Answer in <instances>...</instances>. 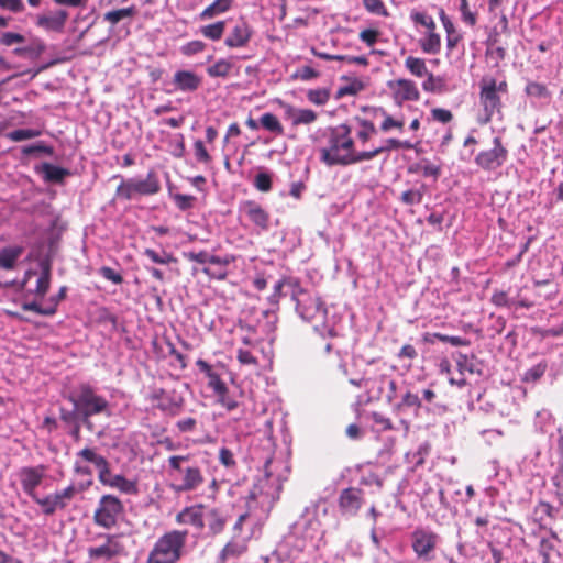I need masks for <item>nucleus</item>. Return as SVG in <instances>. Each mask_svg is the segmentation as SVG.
<instances>
[{"instance_id":"nucleus-1","label":"nucleus","mask_w":563,"mask_h":563,"mask_svg":"<svg viewBox=\"0 0 563 563\" xmlns=\"http://www.w3.org/2000/svg\"><path fill=\"white\" fill-rule=\"evenodd\" d=\"M288 467L282 460L267 455L264 474L258 477L249 495L244 497L246 510L238 514L233 526L235 536L242 532L245 523L255 525L267 518L274 503L279 498L283 482L287 479Z\"/></svg>"},{"instance_id":"nucleus-2","label":"nucleus","mask_w":563,"mask_h":563,"mask_svg":"<svg viewBox=\"0 0 563 563\" xmlns=\"http://www.w3.org/2000/svg\"><path fill=\"white\" fill-rule=\"evenodd\" d=\"M352 133L353 126L346 123L329 128L324 133V143L319 148L321 162L328 166L365 162V151H356Z\"/></svg>"},{"instance_id":"nucleus-3","label":"nucleus","mask_w":563,"mask_h":563,"mask_svg":"<svg viewBox=\"0 0 563 563\" xmlns=\"http://www.w3.org/2000/svg\"><path fill=\"white\" fill-rule=\"evenodd\" d=\"M69 400L74 406V413L90 432H96L91 420L93 416L110 418L112 415L111 405L108 399L99 395L90 384H80L71 394ZM97 433L100 435L102 431H97Z\"/></svg>"},{"instance_id":"nucleus-4","label":"nucleus","mask_w":563,"mask_h":563,"mask_svg":"<svg viewBox=\"0 0 563 563\" xmlns=\"http://www.w3.org/2000/svg\"><path fill=\"white\" fill-rule=\"evenodd\" d=\"M296 311L306 322L313 323V328L321 335L334 336L338 334L334 322H331L327 314L328 310L320 297L303 288L294 292Z\"/></svg>"},{"instance_id":"nucleus-5","label":"nucleus","mask_w":563,"mask_h":563,"mask_svg":"<svg viewBox=\"0 0 563 563\" xmlns=\"http://www.w3.org/2000/svg\"><path fill=\"white\" fill-rule=\"evenodd\" d=\"M170 470L175 471V481L172 485L176 493L197 490L205 483L201 467L190 462L189 455H173L168 459Z\"/></svg>"},{"instance_id":"nucleus-6","label":"nucleus","mask_w":563,"mask_h":563,"mask_svg":"<svg viewBox=\"0 0 563 563\" xmlns=\"http://www.w3.org/2000/svg\"><path fill=\"white\" fill-rule=\"evenodd\" d=\"M188 532L172 530L159 537L151 550L146 563H176L183 553Z\"/></svg>"},{"instance_id":"nucleus-7","label":"nucleus","mask_w":563,"mask_h":563,"mask_svg":"<svg viewBox=\"0 0 563 563\" xmlns=\"http://www.w3.org/2000/svg\"><path fill=\"white\" fill-rule=\"evenodd\" d=\"M507 82L490 76H484L479 81V102L484 117L481 123H488L495 113L500 112L501 96L507 93Z\"/></svg>"},{"instance_id":"nucleus-8","label":"nucleus","mask_w":563,"mask_h":563,"mask_svg":"<svg viewBox=\"0 0 563 563\" xmlns=\"http://www.w3.org/2000/svg\"><path fill=\"white\" fill-rule=\"evenodd\" d=\"M161 191V183L154 172H148L145 178L131 177L122 179L117 188L119 199L132 200L139 196H153Z\"/></svg>"},{"instance_id":"nucleus-9","label":"nucleus","mask_w":563,"mask_h":563,"mask_svg":"<svg viewBox=\"0 0 563 563\" xmlns=\"http://www.w3.org/2000/svg\"><path fill=\"white\" fill-rule=\"evenodd\" d=\"M441 542L440 536L429 527H418L410 534V544L417 559L430 562Z\"/></svg>"},{"instance_id":"nucleus-10","label":"nucleus","mask_w":563,"mask_h":563,"mask_svg":"<svg viewBox=\"0 0 563 563\" xmlns=\"http://www.w3.org/2000/svg\"><path fill=\"white\" fill-rule=\"evenodd\" d=\"M534 429L549 438V452L555 451L559 456L563 455V434L555 426V420L549 410H540L534 418Z\"/></svg>"},{"instance_id":"nucleus-11","label":"nucleus","mask_w":563,"mask_h":563,"mask_svg":"<svg viewBox=\"0 0 563 563\" xmlns=\"http://www.w3.org/2000/svg\"><path fill=\"white\" fill-rule=\"evenodd\" d=\"M122 511L123 505L118 497L103 495L93 514L95 523L104 529H110L115 526Z\"/></svg>"},{"instance_id":"nucleus-12","label":"nucleus","mask_w":563,"mask_h":563,"mask_svg":"<svg viewBox=\"0 0 563 563\" xmlns=\"http://www.w3.org/2000/svg\"><path fill=\"white\" fill-rule=\"evenodd\" d=\"M508 158V151L503 145L500 137L493 140V147L489 150L482 151L475 157L477 166L484 170H495L501 167Z\"/></svg>"},{"instance_id":"nucleus-13","label":"nucleus","mask_w":563,"mask_h":563,"mask_svg":"<svg viewBox=\"0 0 563 563\" xmlns=\"http://www.w3.org/2000/svg\"><path fill=\"white\" fill-rule=\"evenodd\" d=\"M387 89L394 102L401 106L407 101H418L420 92L415 81L406 78L388 80Z\"/></svg>"},{"instance_id":"nucleus-14","label":"nucleus","mask_w":563,"mask_h":563,"mask_svg":"<svg viewBox=\"0 0 563 563\" xmlns=\"http://www.w3.org/2000/svg\"><path fill=\"white\" fill-rule=\"evenodd\" d=\"M18 476L23 492L34 501L38 497L36 488L42 485L46 476V466L36 465L22 467Z\"/></svg>"},{"instance_id":"nucleus-15","label":"nucleus","mask_w":563,"mask_h":563,"mask_svg":"<svg viewBox=\"0 0 563 563\" xmlns=\"http://www.w3.org/2000/svg\"><path fill=\"white\" fill-rule=\"evenodd\" d=\"M239 212L244 216L258 232L267 231L269 228V214L257 202L245 200L239 205Z\"/></svg>"},{"instance_id":"nucleus-16","label":"nucleus","mask_w":563,"mask_h":563,"mask_svg":"<svg viewBox=\"0 0 563 563\" xmlns=\"http://www.w3.org/2000/svg\"><path fill=\"white\" fill-rule=\"evenodd\" d=\"M339 510L342 516H355L364 504V494L356 487L344 488L339 496Z\"/></svg>"},{"instance_id":"nucleus-17","label":"nucleus","mask_w":563,"mask_h":563,"mask_svg":"<svg viewBox=\"0 0 563 563\" xmlns=\"http://www.w3.org/2000/svg\"><path fill=\"white\" fill-rule=\"evenodd\" d=\"M253 36V29L244 19L238 20L224 38V45L229 48H243L247 46Z\"/></svg>"},{"instance_id":"nucleus-18","label":"nucleus","mask_w":563,"mask_h":563,"mask_svg":"<svg viewBox=\"0 0 563 563\" xmlns=\"http://www.w3.org/2000/svg\"><path fill=\"white\" fill-rule=\"evenodd\" d=\"M98 478L103 485L115 488L123 494L136 495L139 493L135 481L128 479L121 474H113L110 467L98 474Z\"/></svg>"},{"instance_id":"nucleus-19","label":"nucleus","mask_w":563,"mask_h":563,"mask_svg":"<svg viewBox=\"0 0 563 563\" xmlns=\"http://www.w3.org/2000/svg\"><path fill=\"white\" fill-rule=\"evenodd\" d=\"M276 323V312L272 310H264L262 311V317L257 320V323L255 325H250L249 328L255 333L256 341L267 340L272 342L274 340Z\"/></svg>"},{"instance_id":"nucleus-20","label":"nucleus","mask_w":563,"mask_h":563,"mask_svg":"<svg viewBox=\"0 0 563 563\" xmlns=\"http://www.w3.org/2000/svg\"><path fill=\"white\" fill-rule=\"evenodd\" d=\"M231 519L227 508H209L205 510V526L211 534H218L223 531L227 522Z\"/></svg>"},{"instance_id":"nucleus-21","label":"nucleus","mask_w":563,"mask_h":563,"mask_svg":"<svg viewBox=\"0 0 563 563\" xmlns=\"http://www.w3.org/2000/svg\"><path fill=\"white\" fill-rule=\"evenodd\" d=\"M176 522L179 525H190L202 530L205 527V507L202 505H195L184 508L176 516Z\"/></svg>"},{"instance_id":"nucleus-22","label":"nucleus","mask_w":563,"mask_h":563,"mask_svg":"<svg viewBox=\"0 0 563 563\" xmlns=\"http://www.w3.org/2000/svg\"><path fill=\"white\" fill-rule=\"evenodd\" d=\"M201 82V77L190 70H177L173 77L175 89L183 92L196 91Z\"/></svg>"},{"instance_id":"nucleus-23","label":"nucleus","mask_w":563,"mask_h":563,"mask_svg":"<svg viewBox=\"0 0 563 563\" xmlns=\"http://www.w3.org/2000/svg\"><path fill=\"white\" fill-rule=\"evenodd\" d=\"M296 530L301 531L306 539L313 540L322 534L321 525L316 518L314 511L307 510L296 522Z\"/></svg>"},{"instance_id":"nucleus-24","label":"nucleus","mask_w":563,"mask_h":563,"mask_svg":"<svg viewBox=\"0 0 563 563\" xmlns=\"http://www.w3.org/2000/svg\"><path fill=\"white\" fill-rule=\"evenodd\" d=\"M283 108L285 119L289 120L292 125L311 124L318 118L311 109H299L288 103H283Z\"/></svg>"},{"instance_id":"nucleus-25","label":"nucleus","mask_w":563,"mask_h":563,"mask_svg":"<svg viewBox=\"0 0 563 563\" xmlns=\"http://www.w3.org/2000/svg\"><path fill=\"white\" fill-rule=\"evenodd\" d=\"M68 13L65 10H58L51 12L49 14H42L37 16L36 25L44 29L45 31H63Z\"/></svg>"},{"instance_id":"nucleus-26","label":"nucleus","mask_w":563,"mask_h":563,"mask_svg":"<svg viewBox=\"0 0 563 563\" xmlns=\"http://www.w3.org/2000/svg\"><path fill=\"white\" fill-rule=\"evenodd\" d=\"M197 367L208 377V387L213 390L217 396L228 394V387L220 376L212 369L211 365L199 358L196 362Z\"/></svg>"},{"instance_id":"nucleus-27","label":"nucleus","mask_w":563,"mask_h":563,"mask_svg":"<svg viewBox=\"0 0 563 563\" xmlns=\"http://www.w3.org/2000/svg\"><path fill=\"white\" fill-rule=\"evenodd\" d=\"M119 552L120 545L112 537H108L106 543L88 549V555L91 560L109 561L117 556Z\"/></svg>"},{"instance_id":"nucleus-28","label":"nucleus","mask_w":563,"mask_h":563,"mask_svg":"<svg viewBox=\"0 0 563 563\" xmlns=\"http://www.w3.org/2000/svg\"><path fill=\"white\" fill-rule=\"evenodd\" d=\"M413 144L410 141H401L397 139H387L383 142L382 146L374 147L369 151H365L363 158L371 161L384 152L397 151V150H411Z\"/></svg>"},{"instance_id":"nucleus-29","label":"nucleus","mask_w":563,"mask_h":563,"mask_svg":"<svg viewBox=\"0 0 563 563\" xmlns=\"http://www.w3.org/2000/svg\"><path fill=\"white\" fill-rule=\"evenodd\" d=\"M161 394L162 397L157 407L168 415H178L184 404L183 397L176 393H165L164 390H161Z\"/></svg>"},{"instance_id":"nucleus-30","label":"nucleus","mask_w":563,"mask_h":563,"mask_svg":"<svg viewBox=\"0 0 563 563\" xmlns=\"http://www.w3.org/2000/svg\"><path fill=\"white\" fill-rule=\"evenodd\" d=\"M352 122L353 132L361 144H365L377 132L374 123L366 119L355 117Z\"/></svg>"},{"instance_id":"nucleus-31","label":"nucleus","mask_w":563,"mask_h":563,"mask_svg":"<svg viewBox=\"0 0 563 563\" xmlns=\"http://www.w3.org/2000/svg\"><path fill=\"white\" fill-rule=\"evenodd\" d=\"M34 503H36L42 508V512L46 516H52L57 510L64 509L66 507V504L63 501L57 492L44 497L38 496Z\"/></svg>"},{"instance_id":"nucleus-32","label":"nucleus","mask_w":563,"mask_h":563,"mask_svg":"<svg viewBox=\"0 0 563 563\" xmlns=\"http://www.w3.org/2000/svg\"><path fill=\"white\" fill-rule=\"evenodd\" d=\"M301 288L298 279L289 277L278 280L274 286V294L271 296L272 301H277L282 296L289 295L294 299V292Z\"/></svg>"},{"instance_id":"nucleus-33","label":"nucleus","mask_w":563,"mask_h":563,"mask_svg":"<svg viewBox=\"0 0 563 563\" xmlns=\"http://www.w3.org/2000/svg\"><path fill=\"white\" fill-rule=\"evenodd\" d=\"M37 170L43 175V178L47 183H62L66 176L69 175V170L51 163H43Z\"/></svg>"},{"instance_id":"nucleus-34","label":"nucleus","mask_w":563,"mask_h":563,"mask_svg":"<svg viewBox=\"0 0 563 563\" xmlns=\"http://www.w3.org/2000/svg\"><path fill=\"white\" fill-rule=\"evenodd\" d=\"M22 252L21 246H9L0 250V268L13 269Z\"/></svg>"},{"instance_id":"nucleus-35","label":"nucleus","mask_w":563,"mask_h":563,"mask_svg":"<svg viewBox=\"0 0 563 563\" xmlns=\"http://www.w3.org/2000/svg\"><path fill=\"white\" fill-rule=\"evenodd\" d=\"M233 5V0H214L201 13V20H210L217 15L228 12Z\"/></svg>"},{"instance_id":"nucleus-36","label":"nucleus","mask_w":563,"mask_h":563,"mask_svg":"<svg viewBox=\"0 0 563 563\" xmlns=\"http://www.w3.org/2000/svg\"><path fill=\"white\" fill-rule=\"evenodd\" d=\"M556 537L552 536L551 538H542L540 540L538 552L542 558V563H554L552 558L553 555H560L556 549Z\"/></svg>"},{"instance_id":"nucleus-37","label":"nucleus","mask_w":563,"mask_h":563,"mask_svg":"<svg viewBox=\"0 0 563 563\" xmlns=\"http://www.w3.org/2000/svg\"><path fill=\"white\" fill-rule=\"evenodd\" d=\"M419 44L426 54L435 55L441 51V36L435 33V30L427 31L424 37L420 38Z\"/></svg>"},{"instance_id":"nucleus-38","label":"nucleus","mask_w":563,"mask_h":563,"mask_svg":"<svg viewBox=\"0 0 563 563\" xmlns=\"http://www.w3.org/2000/svg\"><path fill=\"white\" fill-rule=\"evenodd\" d=\"M77 455L84 461L92 463L98 470V474H101V472L109 467L108 461L93 449L85 448L80 450Z\"/></svg>"},{"instance_id":"nucleus-39","label":"nucleus","mask_w":563,"mask_h":563,"mask_svg":"<svg viewBox=\"0 0 563 563\" xmlns=\"http://www.w3.org/2000/svg\"><path fill=\"white\" fill-rule=\"evenodd\" d=\"M422 503L424 505H429L430 507H442L444 509L449 508V501L444 496V493L441 488H429L424 492L422 497Z\"/></svg>"},{"instance_id":"nucleus-40","label":"nucleus","mask_w":563,"mask_h":563,"mask_svg":"<svg viewBox=\"0 0 563 563\" xmlns=\"http://www.w3.org/2000/svg\"><path fill=\"white\" fill-rule=\"evenodd\" d=\"M406 69L418 78H423L429 75L426 60L419 57L408 56L405 60Z\"/></svg>"},{"instance_id":"nucleus-41","label":"nucleus","mask_w":563,"mask_h":563,"mask_svg":"<svg viewBox=\"0 0 563 563\" xmlns=\"http://www.w3.org/2000/svg\"><path fill=\"white\" fill-rule=\"evenodd\" d=\"M379 111L383 115V121L379 126L382 132L387 133V132L391 131L393 129L398 130V131L404 130V126H405L404 117H399V118L393 117L391 114L387 113V111L384 110L383 108H380Z\"/></svg>"},{"instance_id":"nucleus-42","label":"nucleus","mask_w":563,"mask_h":563,"mask_svg":"<svg viewBox=\"0 0 563 563\" xmlns=\"http://www.w3.org/2000/svg\"><path fill=\"white\" fill-rule=\"evenodd\" d=\"M225 21H217L212 24L203 25L200 27V33L203 37L210 41H219L224 33Z\"/></svg>"},{"instance_id":"nucleus-43","label":"nucleus","mask_w":563,"mask_h":563,"mask_svg":"<svg viewBox=\"0 0 563 563\" xmlns=\"http://www.w3.org/2000/svg\"><path fill=\"white\" fill-rule=\"evenodd\" d=\"M424 192L426 186L421 184L419 188H412L404 191L400 195L399 200L406 206L419 205L422 201Z\"/></svg>"},{"instance_id":"nucleus-44","label":"nucleus","mask_w":563,"mask_h":563,"mask_svg":"<svg viewBox=\"0 0 563 563\" xmlns=\"http://www.w3.org/2000/svg\"><path fill=\"white\" fill-rule=\"evenodd\" d=\"M260 124L265 130L275 133L277 135H282L284 133V128L273 113L266 112L260 118Z\"/></svg>"},{"instance_id":"nucleus-45","label":"nucleus","mask_w":563,"mask_h":563,"mask_svg":"<svg viewBox=\"0 0 563 563\" xmlns=\"http://www.w3.org/2000/svg\"><path fill=\"white\" fill-rule=\"evenodd\" d=\"M410 20L416 25H421L426 27L427 31L435 30V22L433 18L424 11L411 10Z\"/></svg>"},{"instance_id":"nucleus-46","label":"nucleus","mask_w":563,"mask_h":563,"mask_svg":"<svg viewBox=\"0 0 563 563\" xmlns=\"http://www.w3.org/2000/svg\"><path fill=\"white\" fill-rule=\"evenodd\" d=\"M42 134L40 130L36 129H18L10 131L5 134L7 139L12 142H21L24 140H30L37 137Z\"/></svg>"},{"instance_id":"nucleus-47","label":"nucleus","mask_w":563,"mask_h":563,"mask_svg":"<svg viewBox=\"0 0 563 563\" xmlns=\"http://www.w3.org/2000/svg\"><path fill=\"white\" fill-rule=\"evenodd\" d=\"M231 68L232 63L224 58H221L207 68V74L210 77H227Z\"/></svg>"},{"instance_id":"nucleus-48","label":"nucleus","mask_w":563,"mask_h":563,"mask_svg":"<svg viewBox=\"0 0 563 563\" xmlns=\"http://www.w3.org/2000/svg\"><path fill=\"white\" fill-rule=\"evenodd\" d=\"M51 284V269L49 266H44L42 273L36 282L35 295L44 297L49 289Z\"/></svg>"},{"instance_id":"nucleus-49","label":"nucleus","mask_w":563,"mask_h":563,"mask_svg":"<svg viewBox=\"0 0 563 563\" xmlns=\"http://www.w3.org/2000/svg\"><path fill=\"white\" fill-rule=\"evenodd\" d=\"M144 255L155 264L166 265L175 261L172 254L166 252L158 253L153 249H145Z\"/></svg>"},{"instance_id":"nucleus-50","label":"nucleus","mask_w":563,"mask_h":563,"mask_svg":"<svg viewBox=\"0 0 563 563\" xmlns=\"http://www.w3.org/2000/svg\"><path fill=\"white\" fill-rule=\"evenodd\" d=\"M172 199L174 200L176 207L181 211L192 209L196 202V197L184 194H173Z\"/></svg>"},{"instance_id":"nucleus-51","label":"nucleus","mask_w":563,"mask_h":563,"mask_svg":"<svg viewBox=\"0 0 563 563\" xmlns=\"http://www.w3.org/2000/svg\"><path fill=\"white\" fill-rule=\"evenodd\" d=\"M133 12V8H123L119 10L109 11L104 14V20L114 25L119 23L121 20L132 16Z\"/></svg>"},{"instance_id":"nucleus-52","label":"nucleus","mask_w":563,"mask_h":563,"mask_svg":"<svg viewBox=\"0 0 563 563\" xmlns=\"http://www.w3.org/2000/svg\"><path fill=\"white\" fill-rule=\"evenodd\" d=\"M310 102L317 106H324L330 99V91L328 89H311L307 93Z\"/></svg>"},{"instance_id":"nucleus-53","label":"nucleus","mask_w":563,"mask_h":563,"mask_svg":"<svg viewBox=\"0 0 563 563\" xmlns=\"http://www.w3.org/2000/svg\"><path fill=\"white\" fill-rule=\"evenodd\" d=\"M253 184L257 190L267 192L272 189V175L267 172H260L256 174Z\"/></svg>"},{"instance_id":"nucleus-54","label":"nucleus","mask_w":563,"mask_h":563,"mask_svg":"<svg viewBox=\"0 0 563 563\" xmlns=\"http://www.w3.org/2000/svg\"><path fill=\"white\" fill-rule=\"evenodd\" d=\"M320 73L312 68L311 66H303L298 68L292 75L291 78L295 80L309 81L314 78H318Z\"/></svg>"},{"instance_id":"nucleus-55","label":"nucleus","mask_w":563,"mask_h":563,"mask_svg":"<svg viewBox=\"0 0 563 563\" xmlns=\"http://www.w3.org/2000/svg\"><path fill=\"white\" fill-rule=\"evenodd\" d=\"M427 79L422 82V89L427 92H439L443 87V79L429 71Z\"/></svg>"},{"instance_id":"nucleus-56","label":"nucleus","mask_w":563,"mask_h":563,"mask_svg":"<svg viewBox=\"0 0 563 563\" xmlns=\"http://www.w3.org/2000/svg\"><path fill=\"white\" fill-rule=\"evenodd\" d=\"M364 8L373 14L387 16V9L382 0H363Z\"/></svg>"},{"instance_id":"nucleus-57","label":"nucleus","mask_w":563,"mask_h":563,"mask_svg":"<svg viewBox=\"0 0 563 563\" xmlns=\"http://www.w3.org/2000/svg\"><path fill=\"white\" fill-rule=\"evenodd\" d=\"M459 10L464 23L468 24L470 26H474L476 24V14L470 10L467 0H460Z\"/></svg>"},{"instance_id":"nucleus-58","label":"nucleus","mask_w":563,"mask_h":563,"mask_svg":"<svg viewBox=\"0 0 563 563\" xmlns=\"http://www.w3.org/2000/svg\"><path fill=\"white\" fill-rule=\"evenodd\" d=\"M22 153L24 155H32L34 153H43V154L52 156L54 154V150L52 146H48V145L44 144L43 142H37L35 144L24 146L22 148Z\"/></svg>"},{"instance_id":"nucleus-59","label":"nucleus","mask_w":563,"mask_h":563,"mask_svg":"<svg viewBox=\"0 0 563 563\" xmlns=\"http://www.w3.org/2000/svg\"><path fill=\"white\" fill-rule=\"evenodd\" d=\"M421 407V400L417 394L407 391L402 395L398 408H415L418 410Z\"/></svg>"},{"instance_id":"nucleus-60","label":"nucleus","mask_w":563,"mask_h":563,"mask_svg":"<svg viewBox=\"0 0 563 563\" xmlns=\"http://www.w3.org/2000/svg\"><path fill=\"white\" fill-rule=\"evenodd\" d=\"M66 292L67 287L63 286L59 288V291L56 295L49 297L46 301H44L46 309L52 310V316L56 313L59 302L64 300L66 297Z\"/></svg>"},{"instance_id":"nucleus-61","label":"nucleus","mask_w":563,"mask_h":563,"mask_svg":"<svg viewBox=\"0 0 563 563\" xmlns=\"http://www.w3.org/2000/svg\"><path fill=\"white\" fill-rule=\"evenodd\" d=\"M526 92L531 97L540 99L549 96L547 87L539 82H529L526 87Z\"/></svg>"},{"instance_id":"nucleus-62","label":"nucleus","mask_w":563,"mask_h":563,"mask_svg":"<svg viewBox=\"0 0 563 563\" xmlns=\"http://www.w3.org/2000/svg\"><path fill=\"white\" fill-rule=\"evenodd\" d=\"M206 48V44L201 41H191L184 44L180 47V52L186 56H192L202 52Z\"/></svg>"},{"instance_id":"nucleus-63","label":"nucleus","mask_w":563,"mask_h":563,"mask_svg":"<svg viewBox=\"0 0 563 563\" xmlns=\"http://www.w3.org/2000/svg\"><path fill=\"white\" fill-rule=\"evenodd\" d=\"M25 41V37L20 33L4 32L0 35V44L4 46H12Z\"/></svg>"},{"instance_id":"nucleus-64","label":"nucleus","mask_w":563,"mask_h":563,"mask_svg":"<svg viewBox=\"0 0 563 563\" xmlns=\"http://www.w3.org/2000/svg\"><path fill=\"white\" fill-rule=\"evenodd\" d=\"M545 369H547V365L543 363H539V364L532 366L525 373V380L526 382H537L540 377L543 376V374L545 373Z\"/></svg>"}]
</instances>
